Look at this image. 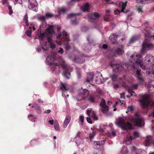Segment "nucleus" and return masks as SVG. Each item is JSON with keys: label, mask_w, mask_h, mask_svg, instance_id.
I'll use <instances>...</instances> for the list:
<instances>
[{"label": "nucleus", "mask_w": 154, "mask_h": 154, "mask_svg": "<svg viewBox=\"0 0 154 154\" xmlns=\"http://www.w3.org/2000/svg\"><path fill=\"white\" fill-rule=\"evenodd\" d=\"M105 2L107 4H110L112 3L111 0H105Z\"/></svg>", "instance_id": "nucleus-63"}, {"label": "nucleus", "mask_w": 154, "mask_h": 154, "mask_svg": "<svg viewBox=\"0 0 154 154\" xmlns=\"http://www.w3.org/2000/svg\"><path fill=\"white\" fill-rule=\"evenodd\" d=\"M131 122L133 123L135 126L142 127L144 124V121L142 118L137 114H136L132 119Z\"/></svg>", "instance_id": "nucleus-6"}, {"label": "nucleus", "mask_w": 154, "mask_h": 154, "mask_svg": "<svg viewBox=\"0 0 154 154\" xmlns=\"http://www.w3.org/2000/svg\"><path fill=\"white\" fill-rule=\"evenodd\" d=\"M79 61V63H82L84 62L85 61V60L84 59V57H81L80 58L78 59V61Z\"/></svg>", "instance_id": "nucleus-44"}, {"label": "nucleus", "mask_w": 154, "mask_h": 154, "mask_svg": "<svg viewBox=\"0 0 154 154\" xmlns=\"http://www.w3.org/2000/svg\"><path fill=\"white\" fill-rule=\"evenodd\" d=\"M38 19L39 20L41 21H44L45 20V17L44 16H42L38 17Z\"/></svg>", "instance_id": "nucleus-50"}, {"label": "nucleus", "mask_w": 154, "mask_h": 154, "mask_svg": "<svg viewBox=\"0 0 154 154\" xmlns=\"http://www.w3.org/2000/svg\"><path fill=\"white\" fill-rule=\"evenodd\" d=\"M115 123L116 125L120 127L122 129H132L133 126L129 122L125 123V119L123 117H119L116 119Z\"/></svg>", "instance_id": "nucleus-2"}, {"label": "nucleus", "mask_w": 154, "mask_h": 154, "mask_svg": "<svg viewBox=\"0 0 154 154\" xmlns=\"http://www.w3.org/2000/svg\"><path fill=\"white\" fill-rule=\"evenodd\" d=\"M32 27L30 26L29 28L26 32L25 33L29 37H30L31 35V34L32 32Z\"/></svg>", "instance_id": "nucleus-30"}, {"label": "nucleus", "mask_w": 154, "mask_h": 154, "mask_svg": "<svg viewBox=\"0 0 154 154\" xmlns=\"http://www.w3.org/2000/svg\"><path fill=\"white\" fill-rule=\"evenodd\" d=\"M69 10V9L68 8H61L58 9V12L59 13H64L68 11Z\"/></svg>", "instance_id": "nucleus-28"}, {"label": "nucleus", "mask_w": 154, "mask_h": 154, "mask_svg": "<svg viewBox=\"0 0 154 154\" xmlns=\"http://www.w3.org/2000/svg\"><path fill=\"white\" fill-rule=\"evenodd\" d=\"M67 85H66L62 82L60 83V89L62 91V96L63 97L66 96L64 93L65 91H68L69 90V88Z\"/></svg>", "instance_id": "nucleus-14"}, {"label": "nucleus", "mask_w": 154, "mask_h": 154, "mask_svg": "<svg viewBox=\"0 0 154 154\" xmlns=\"http://www.w3.org/2000/svg\"><path fill=\"white\" fill-rule=\"evenodd\" d=\"M137 11H138L139 12H142V8L140 7H138L137 9Z\"/></svg>", "instance_id": "nucleus-62"}, {"label": "nucleus", "mask_w": 154, "mask_h": 154, "mask_svg": "<svg viewBox=\"0 0 154 154\" xmlns=\"http://www.w3.org/2000/svg\"><path fill=\"white\" fill-rule=\"evenodd\" d=\"M71 119V117L70 116H67L66 118L65 121L64 122L63 127L64 128H66L69 122Z\"/></svg>", "instance_id": "nucleus-22"}, {"label": "nucleus", "mask_w": 154, "mask_h": 154, "mask_svg": "<svg viewBox=\"0 0 154 154\" xmlns=\"http://www.w3.org/2000/svg\"><path fill=\"white\" fill-rule=\"evenodd\" d=\"M100 105L101 106L100 109L101 111L104 113H106L109 110V107L106 105L105 100L104 99H102L100 104Z\"/></svg>", "instance_id": "nucleus-11"}, {"label": "nucleus", "mask_w": 154, "mask_h": 154, "mask_svg": "<svg viewBox=\"0 0 154 154\" xmlns=\"http://www.w3.org/2000/svg\"><path fill=\"white\" fill-rule=\"evenodd\" d=\"M94 75L93 72H90L87 74V77L86 78V81L88 82L93 81Z\"/></svg>", "instance_id": "nucleus-16"}, {"label": "nucleus", "mask_w": 154, "mask_h": 154, "mask_svg": "<svg viewBox=\"0 0 154 154\" xmlns=\"http://www.w3.org/2000/svg\"><path fill=\"white\" fill-rule=\"evenodd\" d=\"M134 107L132 106H129L128 107V111H132L133 110Z\"/></svg>", "instance_id": "nucleus-55"}, {"label": "nucleus", "mask_w": 154, "mask_h": 154, "mask_svg": "<svg viewBox=\"0 0 154 154\" xmlns=\"http://www.w3.org/2000/svg\"><path fill=\"white\" fill-rule=\"evenodd\" d=\"M118 35L113 34L110 35L109 37L110 42L112 44H115L117 42V39Z\"/></svg>", "instance_id": "nucleus-19"}, {"label": "nucleus", "mask_w": 154, "mask_h": 154, "mask_svg": "<svg viewBox=\"0 0 154 154\" xmlns=\"http://www.w3.org/2000/svg\"><path fill=\"white\" fill-rule=\"evenodd\" d=\"M57 65H58V64L57 63H52L51 64V66H53V67L54 68H55L56 66H57Z\"/></svg>", "instance_id": "nucleus-57"}, {"label": "nucleus", "mask_w": 154, "mask_h": 154, "mask_svg": "<svg viewBox=\"0 0 154 154\" xmlns=\"http://www.w3.org/2000/svg\"><path fill=\"white\" fill-rule=\"evenodd\" d=\"M138 87V84H132L131 85V87L130 88H130L131 89H136Z\"/></svg>", "instance_id": "nucleus-43"}, {"label": "nucleus", "mask_w": 154, "mask_h": 154, "mask_svg": "<svg viewBox=\"0 0 154 154\" xmlns=\"http://www.w3.org/2000/svg\"><path fill=\"white\" fill-rule=\"evenodd\" d=\"M151 58V60L154 59V57H152L151 56H149V55H147L145 57L146 61L147 62H149L150 60V59Z\"/></svg>", "instance_id": "nucleus-35"}, {"label": "nucleus", "mask_w": 154, "mask_h": 154, "mask_svg": "<svg viewBox=\"0 0 154 154\" xmlns=\"http://www.w3.org/2000/svg\"><path fill=\"white\" fill-rule=\"evenodd\" d=\"M110 77L113 81L116 80L117 79V76L115 75H111L110 76Z\"/></svg>", "instance_id": "nucleus-42"}, {"label": "nucleus", "mask_w": 154, "mask_h": 154, "mask_svg": "<svg viewBox=\"0 0 154 154\" xmlns=\"http://www.w3.org/2000/svg\"><path fill=\"white\" fill-rule=\"evenodd\" d=\"M152 137L151 136H147L145 139V145L146 146H148L150 144L152 140Z\"/></svg>", "instance_id": "nucleus-20"}, {"label": "nucleus", "mask_w": 154, "mask_h": 154, "mask_svg": "<svg viewBox=\"0 0 154 154\" xmlns=\"http://www.w3.org/2000/svg\"><path fill=\"white\" fill-rule=\"evenodd\" d=\"M61 66L63 70L64 76L66 78L69 79V76L70 75V67L64 64H61Z\"/></svg>", "instance_id": "nucleus-8"}, {"label": "nucleus", "mask_w": 154, "mask_h": 154, "mask_svg": "<svg viewBox=\"0 0 154 154\" xmlns=\"http://www.w3.org/2000/svg\"><path fill=\"white\" fill-rule=\"evenodd\" d=\"M54 128L57 131H59L60 130L58 123L57 121L55 122L54 123Z\"/></svg>", "instance_id": "nucleus-33"}, {"label": "nucleus", "mask_w": 154, "mask_h": 154, "mask_svg": "<svg viewBox=\"0 0 154 154\" xmlns=\"http://www.w3.org/2000/svg\"><path fill=\"white\" fill-rule=\"evenodd\" d=\"M87 122L91 124H92V121L91 119H90L89 117H87Z\"/></svg>", "instance_id": "nucleus-52"}, {"label": "nucleus", "mask_w": 154, "mask_h": 154, "mask_svg": "<svg viewBox=\"0 0 154 154\" xmlns=\"http://www.w3.org/2000/svg\"><path fill=\"white\" fill-rule=\"evenodd\" d=\"M77 1V0H71V1L68 2V5H70L71 4V3L73 2H76Z\"/></svg>", "instance_id": "nucleus-59"}, {"label": "nucleus", "mask_w": 154, "mask_h": 154, "mask_svg": "<svg viewBox=\"0 0 154 154\" xmlns=\"http://www.w3.org/2000/svg\"><path fill=\"white\" fill-rule=\"evenodd\" d=\"M147 88L148 91H150L151 90H152L153 89V88H154V86H150V85L149 84H148Z\"/></svg>", "instance_id": "nucleus-49"}, {"label": "nucleus", "mask_w": 154, "mask_h": 154, "mask_svg": "<svg viewBox=\"0 0 154 154\" xmlns=\"http://www.w3.org/2000/svg\"><path fill=\"white\" fill-rule=\"evenodd\" d=\"M95 75L97 77V76H99V79H96V82H97V83L100 84L102 83L101 79L103 78L102 77V75L100 72H97L95 74Z\"/></svg>", "instance_id": "nucleus-21"}, {"label": "nucleus", "mask_w": 154, "mask_h": 154, "mask_svg": "<svg viewBox=\"0 0 154 154\" xmlns=\"http://www.w3.org/2000/svg\"><path fill=\"white\" fill-rule=\"evenodd\" d=\"M149 96L147 95H144L142 96V99L140 100L141 105L144 108L150 106L153 107L154 106V101H149L148 100Z\"/></svg>", "instance_id": "nucleus-4"}, {"label": "nucleus", "mask_w": 154, "mask_h": 154, "mask_svg": "<svg viewBox=\"0 0 154 154\" xmlns=\"http://www.w3.org/2000/svg\"><path fill=\"white\" fill-rule=\"evenodd\" d=\"M54 121L53 120H49L48 121V122L51 125H53L54 124Z\"/></svg>", "instance_id": "nucleus-64"}, {"label": "nucleus", "mask_w": 154, "mask_h": 154, "mask_svg": "<svg viewBox=\"0 0 154 154\" xmlns=\"http://www.w3.org/2000/svg\"><path fill=\"white\" fill-rule=\"evenodd\" d=\"M28 14L27 13H26L24 17L23 20L25 22L26 24V25L27 26H28L29 25V24L28 23Z\"/></svg>", "instance_id": "nucleus-27"}, {"label": "nucleus", "mask_w": 154, "mask_h": 154, "mask_svg": "<svg viewBox=\"0 0 154 154\" xmlns=\"http://www.w3.org/2000/svg\"><path fill=\"white\" fill-rule=\"evenodd\" d=\"M127 2L126 1L125 2L122 3V9L121 12H124V10L126 8L127 6Z\"/></svg>", "instance_id": "nucleus-37"}, {"label": "nucleus", "mask_w": 154, "mask_h": 154, "mask_svg": "<svg viewBox=\"0 0 154 154\" xmlns=\"http://www.w3.org/2000/svg\"><path fill=\"white\" fill-rule=\"evenodd\" d=\"M136 38L135 36L133 37L130 39V43H132V42H134V41L135 40H136Z\"/></svg>", "instance_id": "nucleus-56"}, {"label": "nucleus", "mask_w": 154, "mask_h": 154, "mask_svg": "<svg viewBox=\"0 0 154 154\" xmlns=\"http://www.w3.org/2000/svg\"><path fill=\"white\" fill-rule=\"evenodd\" d=\"M128 150L127 148H124L123 149V150L121 151V153H123L124 154H125L126 153H128Z\"/></svg>", "instance_id": "nucleus-48"}, {"label": "nucleus", "mask_w": 154, "mask_h": 154, "mask_svg": "<svg viewBox=\"0 0 154 154\" xmlns=\"http://www.w3.org/2000/svg\"><path fill=\"white\" fill-rule=\"evenodd\" d=\"M84 117L82 115H81L79 116V121L80 122V124L82 125L84 122Z\"/></svg>", "instance_id": "nucleus-41"}, {"label": "nucleus", "mask_w": 154, "mask_h": 154, "mask_svg": "<svg viewBox=\"0 0 154 154\" xmlns=\"http://www.w3.org/2000/svg\"><path fill=\"white\" fill-rule=\"evenodd\" d=\"M132 138V137L131 136L128 135V136L127 137V140L128 141L131 143V139Z\"/></svg>", "instance_id": "nucleus-54"}, {"label": "nucleus", "mask_w": 154, "mask_h": 154, "mask_svg": "<svg viewBox=\"0 0 154 154\" xmlns=\"http://www.w3.org/2000/svg\"><path fill=\"white\" fill-rule=\"evenodd\" d=\"M89 92L88 90L85 89L78 96V101H81L86 98L88 95Z\"/></svg>", "instance_id": "nucleus-10"}, {"label": "nucleus", "mask_w": 154, "mask_h": 154, "mask_svg": "<svg viewBox=\"0 0 154 154\" xmlns=\"http://www.w3.org/2000/svg\"><path fill=\"white\" fill-rule=\"evenodd\" d=\"M102 91L100 90H97L95 93V96L97 98H99L102 95Z\"/></svg>", "instance_id": "nucleus-29"}, {"label": "nucleus", "mask_w": 154, "mask_h": 154, "mask_svg": "<svg viewBox=\"0 0 154 154\" xmlns=\"http://www.w3.org/2000/svg\"><path fill=\"white\" fill-rule=\"evenodd\" d=\"M46 35L48 36V35L46 33H41V32L40 34L38 35V38L39 40L40 41L42 40L45 37Z\"/></svg>", "instance_id": "nucleus-26"}, {"label": "nucleus", "mask_w": 154, "mask_h": 154, "mask_svg": "<svg viewBox=\"0 0 154 154\" xmlns=\"http://www.w3.org/2000/svg\"><path fill=\"white\" fill-rule=\"evenodd\" d=\"M119 82L120 83H124L125 82V77L119 78Z\"/></svg>", "instance_id": "nucleus-45"}, {"label": "nucleus", "mask_w": 154, "mask_h": 154, "mask_svg": "<svg viewBox=\"0 0 154 154\" xmlns=\"http://www.w3.org/2000/svg\"><path fill=\"white\" fill-rule=\"evenodd\" d=\"M59 49H60V50L58 51V52L61 54H63V49L61 48H60Z\"/></svg>", "instance_id": "nucleus-61"}, {"label": "nucleus", "mask_w": 154, "mask_h": 154, "mask_svg": "<svg viewBox=\"0 0 154 154\" xmlns=\"http://www.w3.org/2000/svg\"><path fill=\"white\" fill-rule=\"evenodd\" d=\"M134 136L135 137H136L139 136V133L137 132H134Z\"/></svg>", "instance_id": "nucleus-60"}, {"label": "nucleus", "mask_w": 154, "mask_h": 154, "mask_svg": "<svg viewBox=\"0 0 154 154\" xmlns=\"http://www.w3.org/2000/svg\"><path fill=\"white\" fill-rule=\"evenodd\" d=\"M99 17V14L96 13H91L88 14V18L89 20L91 22H94L95 20H97Z\"/></svg>", "instance_id": "nucleus-12"}, {"label": "nucleus", "mask_w": 154, "mask_h": 154, "mask_svg": "<svg viewBox=\"0 0 154 154\" xmlns=\"http://www.w3.org/2000/svg\"><path fill=\"white\" fill-rule=\"evenodd\" d=\"M110 65L114 69H116L115 70L116 71H122L124 69L122 66L118 64L116 65L110 63Z\"/></svg>", "instance_id": "nucleus-15"}, {"label": "nucleus", "mask_w": 154, "mask_h": 154, "mask_svg": "<svg viewBox=\"0 0 154 154\" xmlns=\"http://www.w3.org/2000/svg\"><path fill=\"white\" fill-rule=\"evenodd\" d=\"M54 16V15L52 14L47 13L45 14V17L48 18H51Z\"/></svg>", "instance_id": "nucleus-40"}, {"label": "nucleus", "mask_w": 154, "mask_h": 154, "mask_svg": "<svg viewBox=\"0 0 154 154\" xmlns=\"http://www.w3.org/2000/svg\"><path fill=\"white\" fill-rule=\"evenodd\" d=\"M67 19H70L71 23L72 25L77 24V13H72L69 14L67 16Z\"/></svg>", "instance_id": "nucleus-9"}, {"label": "nucleus", "mask_w": 154, "mask_h": 154, "mask_svg": "<svg viewBox=\"0 0 154 154\" xmlns=\"http://www.w3.org/2000/svg\"><path fill=\"white\" fill-rule=\"evenodd\" d=\"M62 34L61 32H60L56 35V37L57 39L60 40L61 42L63 43L65 48L67 50L71 49L72 47H74L73 44H71L69 43L70 40L69 36L67 32L64 30L62 31Z\"/></svg>", "instance_id": "nucleus-1"}, {"label": "nucleus", "mask_w": 154, "mask_h": 154, "mask_svg": "<svg viewBox=\"0 0 154 154\" xmlns=\"http://www.w3.org/2000/svg\"><path fill=\"white\" fill-rule=\"evenodd\" d=\"M28 117L29 118L31 117V120L32 122H34L35 121V120H34L33 121V120H32L35 119V118L33 115H30L29 116H28Z\"/></svg>", "instance_id": "nucleus-53"}, {"label": "nucleus", "mask_w": 154, "mask_h": 154, "mask_svg": "<svg viewBox=\"0 0 154 154\" xmlns=\"http://www.w3.org/2000/svg\"><path fill=\"white\" fill-rule=\"evenodd\" d=\"M14 3L15 5L17 4H22V0H14Z\"/></svg>", "instance_id": "nucleus-46"}, {"label": "nucleus", "mask_w": 154, "mask_h": 154, "mask_svg": "<svg viewBox=\"0 0 154 154\" xmlns=\"http://www.w3.org/2000/svg\"><path fill=\"white\" fill-rule=\"evenodd\" d=\"M28 7L29 9L36 12L37 11V4L35 0H28Z\"/></svg>", "instance_id": "nucleus-7"}, {"label": "nucleus", "mask_w": 154, "mask_h": 154, "mask_svg": "<svg viewBox=\"0 0 154 154\" xmlns=\"http://www.w3.org/2000/svg\"><path fill=\"white\" fill-rule=\"evenodd\" d=\"M145 35L146 38L148 37V38H146L145 42L143 43L142 45V51H143L146 47L148 48H151L152 47L153 45L149 42V41L151 39L154 40V36H152L150 35L149 32H146L145 33Z\"/></svg>", "instance_id": "nucleus-5"}, {"label": "nucleus", "mask_w": 154, "mask_h": 154, "mask_svg": "<svg viewBox=\"0 0 154 154\" xmlns=\"http://www.w3.org/2000/svg\"><path fill=\"white\" fill-rule=\"evenodd\" d=\"M136 2L140 4H146L148 3L147 0H136Z\"/></svg>", "instance_id": "nucleus-32"}, {"label": "nucleus", "mask_w": 154, "mask_h": 154, "mask_svg": "<svg viewBox=\"0 0 154 154\" xmlns=\"http://www.w3.org/2000/svg\"><path fill=\"white\" fill-rule=\"evenodd\" d=\"M116 53L119 55H121L124 53L123 48L122 45L120 46L116 50Z\"/></svg>", "instance_id": "nucleus-23"}, {"label": "nucleus", "mask_w": 154, "mask_h": 154, "mask_svg": "<svg viewBox=\"0 0 154 154\" xmlns=\"http://www.w3.org/2000/svg\"><path fill=\"white\" fill-rule=\"evenodd\" d=\"M46 33L48 35V34L51 36H52L53 34L54 33V31L53 29V26L52 25H51L48 27L46 29Z\"/></svg>", "instance_id": "nucleus-18"}, {"label": "nucleus", "mask_w": 154, "mask_h": 154, "mask_svg": "<svg viewBox=\"0 0 154 154\" xmlns=\"http://www.w3.org/2000/svg\"><path fill=\"white\" fill-rule=\"evenodd\" d=\"M32 107H34L36 110H39V111L40 110V107L37 105H35L34 106H32Z\"/></svg>", "instance_id": "nucleus-47"}, {"label": "nucleus", "mask_w": 154, "mask_h": 154, "mask_svg": "<svg viewBox=\"0 0 154 154\" xmlns=\"http://www.w3.org/2000/svg\"><path fill=\"white\" fill-rule=\"evenodd\" d=\"M141 56L140 54H133L131 55L129 58L130 61L133 62L135 60H136L135 61V66H133L135 69V66H140L143 69H146L145 66L143 64V59H141Z\"/></svg>", "instance_id": "nucleus-3"}, {"label": "nucleus", "mask_w": 154, "mask_h": 154, "mask_svg": "<svg viewBox=\"0 0 154 154\" xmlns=\"http://www.w3.org/2000/svg\"><path fill=\"white\" fill-rule=\"evenodd\" d=\"M87 114L89 117L91 116V118L93 119L94 120L97 121L98 120V118L97 116L92 109H91L88 110L87 111Z\"/></svg>", "instance_id": "nucleus-13"}, {"label": "nucleus", "mask_w": 154, "mask_h": 154, "mask_svg": "<svg viewBox=\"0 0 154 154\" xmlns=\"http://www.w3.org/2000/svg\"><path fill=\"white\" fill-rule=\"evenodd\" d=\"M137 77L139 80V84L143 85L144 81L143 79L142 78L139 76H137Z\"/></svg>", "instance_id": "nucleus-38"}, {"label": "nucleus", "mask_w": 154, "mask_h": 154, "mask_svg": "<svg viewBox=\"0 0 154 154\" xmlns=\"http://www.w3.org/2000/svg\"><path fill=\"white\" fill-rule=\"evenodd\" d=\"M108 134H109V135H110L111 134L113 136H115L116 135V131H112L111 134L110 133H109Z\"/></svg>", "instance_id": "nucleus-58"}, {"label": "nucleus", "mask_w": 154, "mask_h": 154, "mask_svg": "<svg viewBox=\"0 0 154 154\" xmlns=\"http://www.w3.org/2000/svg\"><path fill=\"white\" fill-rule=\"evenodd\" d=\"M128 92L130 93L132 96H136V94L135 93L134 91H132V89L130 88L127 89Z\"/></svg>", "instance_id": "nucleus-34"}, {"label": "nucleus", "mask_w": 154, "mask_h": 154, "mask_svg": "<svg viewBox=\"0 0 154 154\" xmlns=\"http://www.w3.org/2000/svg\"><path fill=\"white\" fill-rule=\"evenodd\" d=\"M47 40L50 47L52 49L54 48L55 47V44L53 42V40L48 36L47 37Z\"/></svg>", "instance_id": "nucleus-17"}, {"label": "nucleus", "mask_w": 154, "mask_h": 154, "mask_svg": "<svg viewBox=\"0 0 154 154\" xmlns=\"http://www.w3.org/2000/svg\"><path fill=\"white\" fill-rule=\"evenodd\" d=\"M89 4L88 3H86L82 6L81 8V10L84 12L88 11L89 9Z\"/></svg>", "instance_id": "nucleus-24"}, {"label": "nucleus", "mask_w": 154, "mask_h": 154, "mask_svg": "<svg viewBox=\"0 0 154 154\" xmlns=\"http://www.w3.org/2000/svg\"><path fill=\"white\" fill-rule=\"evenodd\" d=\"M6 4L8 5V10L9 11V14L10 15H11L12 14L13 12V11L12 9V7L10 5H9L8 3V4Z\"/></svg>", "instance_id": "nucleus-39"}, {"label": "nucleus", "mask_w": 154, "mask_h": 154, "mask_svg": "<svg viewBox=\"0 0 154 154\" xmlns=\"http://www.w3.org/2000/svg\"><path fill=\"white\" fill-rule=\"evenodd\" d=\"M92 134H90L89 135V138L91 140L93 137L95 135L96 131L94 130H92Z\"/></svg>", "instance_id": "nucleus-36"}, {"label": "nucleus", "mask_w": 154, "mask_h": 154, "mask_svg": "<svg viewBox=\"0 0 154 154\" xmlns=\"http://www.w3.org/2000/svg\"><path fill=\"white\" fill-rule=\"evenodd\" d=\"M118 103H120L121 105H122L123 104L121 100H119L118 101L116 102V103L113 106V107H114L115 106H116L117 104Z\"/></svg>", "instance_id": "nucleus-51"}, {"label": "nucleus", "mask_w": 154, "mask_h": 154, "mask_svg": "<svg viewBox=\"0 0 154 154\" xmlns=\"http://www.w3.org/2000/svg\"><path fill=\"white\" fill-rule=\"evenodd\" d=\"M104 143V141L103 140L100 141H97L95 142L94 143V145L96 147H98L99 146H102Z\"/></svg>", "instance_id": "nucleus-25"}, {"label": "nucleus", "mask_w": 154, "mask_h": 154, "mask_svg": "<svg viewBox=\"0 0 154 154\" xmlns=\"http://www.w3.org/2000/svg\"><path fill=\"white\" fill-rule=\"evenodd\" d=\"M88 100L90 103H94L95 102V100L93 96L90 95L88 98Z\"/></svg>", "instance_id": "nucleus-31"}]
</instances>
